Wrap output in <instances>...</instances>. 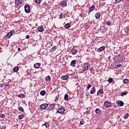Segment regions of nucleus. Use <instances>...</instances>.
I'll list each match as a JSON object with an SVG mask.
<instances>
[{
  "instance_id": "nucleus-31",
  "label": "nucleus",
  "mask_w": 129,
  "mask_h": 129,
  "mask_svg": "<svg viewBox=\"0 0 129 129\" xmlns=\"http://www.w3.org/2000/svg\"><path fill=\"white\" fill-rule=\"evenodd\" d=\"M127 93H128V92L126 91L123 93H122L120 95H121V96L123 97V96H124V95H126L127 94Z\"/></svg>"
},
{
  "instance_id": "nucleus-6",
  "label": "nucleus",
  "mask_w": 129,
  "mask_h": 129,
  "mask_svg": "<svg viewBox=\"0 0 129 129\" xmlns=\"http://www.w3.org/2000/svg\"><path fill=\"white\" fill-rule=\"evenodd\" d=\"M116 103L117 105H118V106H123L124 105V103H123L122 101L117 100Z\"/></svg>"
},
{
  "instance_id": "nucleus-43",
  "label": "nucleus",
  "mask_w": 129,
  "mask_h": 129,
  "mask_svg": "<svg viewBox=\"0 0 129 129\" xmlns=\"http://www.w3.org/2000/svg\"><path fill=\"white\" fill-rule=\"evenodd\" d=\"M0 117H1L2 118H5V117H6V116L4 114H2L0 115Z\"/></svg>"
},
{
  "instance_id": "nucleus-20",
  "label": "nucleus",
  "mask_w": 129,
  "mask_h": 129,
  "mask_svg": "<svg viewBox=\"0 0 129 129\" xmlns=\"http://www.w3.org/2000/svg\"><path fill=\"white\" fill-rule=\"evenodd\" d=\"M99 94H103V90L99 89L97 93V95H99Z\"/></svg>"
},
{
  "instance_id": "nucleus-40",
  "label": "nucleus",
  "mask_w": 129,
  "mask_h": 129,
  "mask_svg": "<svg viewBox=\"0 0 129 129\" xmlns=\"http://www.w3.org/2000/svg\"><path fill=\"white\" fill-rule=\"evenodd\" d=\"M19 110L21 111V112H24V108H23L22 106L19 107Z\"/></svg>"
},
{
  "instance_id": "nucleus-21",
  "label": "nucleus",
  "mask_w": 129,
  "mask_h": 129,
  "mask_svg": "<svg viewBox=\"0 0 129 129\" xmlns=\"http://www.w3.org/2000/svg\"><path fill=\"white\" fill-rule=\"evenodd\" d=\"M95 112L98 114H101V110L99 108H96L95 110Z\"/></svg>"
},
{
  "instance_id": "nucleus-10",
  "label": "nucleus",
  "mask_w": 129,
  "mask_h": 129,
  "mask_svg": "<svg viewBox=\"0 0 129 129\" xmlns=\"http://www.w3.org/2000/svg\"><path fill=\"white\" fill-rule=\"evenodd\" d=\"M69 79V76H68V75L62 76L61 77V79H62V80H67V79Z\"/></svg>"
},
{
  "instance_id": "nucleus-17",
  "label": "nucleus",
  "mask_w": 129,
  "mask_h": 129,
  "mask_svg": "<svg viewBox=\"0 0 129 129\" xmlns=\"http://www.w3.org/2000/svg\"><path fill=\"white\" fill-rule=\"evenodd\" d=\"M37 30L38 32H40L41 33L43 32V31H44V28H43V27L42 26H39L38 27Z\"/></svg>"
},
{
  "instance_id": "nucleus-52",
  "label": "nucleus",
  "mask_w": 129,
  "mask_h": 129,
  "mask_svg": "<svg viewBox=\"0 0 129 129\" xmlns=\"http://www.w3.org/2000/svg\"><path fill=\"white\" fill-rule=\"evenodd\" d=\"M54 100L55 102L57 101L58 100V98L57 97H56Z\"/></svg>"
},
{
  "instance_id": "nucleus-14",
  "label": "nucleus",
  "mask_w": 129,
  "mask_h": 129,
  "mask_svg": "<svg viewBox=\"0 0 129 129\" xmlns=\"http://www.w3.org/2000/svg\"><path fill=\"white\" fill-rule=\"evenodd\" d=\"M95 17L97 20H99L100 19V13H97Z\"/></svg>"
},
{
  "instance_id": "nucleus-16",
  "label": "nucleus",
  "mask_w": 129,
  "mask_h": 129,
  "mask_svg": "<svg viewBox=\"0 0 129 129\" xmlns=\"http://www.w3.org/2000/svg\"><path fill=\"white\" fill-rule=\"evenodd\" d=\"M95 9V7H94V6H92L90 7L89 8V13L91 12H93V11H94V9Z\"/></svg>"
},
{
  "instance_id": "nucleus-34",
  "label": "nucleus",
  "mask_w": 129,
  "mask_h": 129,
  "mask_svg": "<svg viewBox=\"0 0 129 129\" xmlns=\"http://www.w3.org/2000/svg\"><path fill=\"white\" fill-rule=\"evenodd\" d=\"M45 79L46 81H50V80H51V77H50L49 76H48L45 78Z\"/></svg>"
},
{
  "instance_id": "nucleus-50",
  "label": "nucleus",
  "mask_w": 129,
  "mask_h": 129,
  "mask_svg": "<svg viewBox=\"0 0 129 129\" xmlns=\"http://www.w3.org/2000/svg\"><path fill=\"white\" fill-rule=\"evenodd\" d=\"M78 78H79V77L78 76L75 77V79H78Z\"/></svg>"
},
{
  "instance_id": "nucleus-30",
  "label": "nucleus",
  "mask_w": 129,
  "mask_h": 129,
  "mask_svg": "<svg viewBox=\"0 0 129 129\" xmlns=\"http://www.w3.org/2000/svg\"><path fill=\"white\" fill-rule=\"evenodd\" d=\"M129 114L128 113H126L124 114V116H123V118L124 119H127V118L128 117Z\"/></svg>"
},
{
  "instance_id": "nucleus-26",
  "label": "nucleus",
  "mask_w": 129,
  "mask_h": 129,
  "mask_svg": "<svg viewBox=\"0 0 129 129\" xmlns=\"http://www.w3.org/2000/svg\"><path fill=\"white\" fill-rule=\"evenodd\" d=\"M129 82V80L127 79H124L123 80V83L124 84H127V83H128Z\"/></svg>"
},
{
  "instance_id": "nucleus-53",
  "label": "nucleus",
  "mask_w": 129,
  "mask_h": 129,
  "mask_svg": "<svg viewBox=\"0 0 129 129\" xmlns=\"http://www.w3.org/2000/svg\"><path fill=\"white\" fill-rule=\"evenodd\" d=\"M18 51H21V48H18Z\"/></svg>"
},
{
  "instance_id": "nucleus-37",
  "label": "nucleus",
  "mask_w": 129,
  "mask_h": 129,
  "mask_svg": "<svg viewBox=\"0 0 129 129\" xmlns=\"http://www.w3.org/2000/svg\"><path fill=\"white\" fill-rule=\"evenodd\" d=\"M19 97H21V98H24L25 97V95L23 94H20L19 95Z\"/></svg>"
},
{
  "instance_id": "nucleus-42",
  "label": "nucleus",
  "mask_w": 129,
  "mask_h": 129,
  "mask_svg": "<svg viewBox=\"0 0 129 129\" xmlns=\"http://www.w3.org/2000/svg\"><path fill=\"white\" fill-rule=\"evenodd\" d=\"M128 30H129V27H126L125 28L124 31H125V32H126V33H128Z\"/></svg>"
},
{
  "instance_id": "nucleus-1",
  "label": "nucleus",
  "mask_w": 129,
  "mask_h": 129,
  "mask_svg": "<svg viewBox=\"0 0 129 129\" xmlns=\"http://www.w3.org/2000/svg\"><path fill=\"white\" fill-rule=\"evenodd\" d=\"M88 68H90V63H84L83 67L82 69V73L85 72L87 70H88Z\"/></svg>"
},
{
  "instance_id": "nucleus-38",
  "label": "nucleus",
  "mask_w": 129,
  "mask_h": 129,
  "mask_svg": "<svg viewBox=\"0 0 129 129\" xmlns=\"http://www.w3.org/2000/svg\"><path fill=\"white\" fill-rule=\"evenodd\" d=\"M121 1H122V0H116L115 1V4L117 5V4H119V3H120V2H121Z\"/></svg>"
},
{
  "instance_id": "nucleus-19",
  "label": "nucleus",
  "mask_w": 129,
  "mask_h": 129,
  "mask_svg": "<svg viewBox=\"0 0 129 129\" xmlns=\"http://www.w3.org/2000/svg\"><path fill=\"white\" fill-rule=\"evenodd\" d=\"M76 64V60H74L71 61L70 65L71 66H73V67H74Z\"/></svg>"
},
{
  "instance_id": "nucleus-25",
  "label": "nucleus",
  "mask_w": 129,
  "mask_h": 129,
  "mask_svg": "<svg viewBox=\"0 0 129 129\" xmlns=\"http://www.w3.org/2000/svg\"><path fill=\"white\" fill-rule=\"evenodd\" d=\"M15 3L17 4V5H21L23 4V2H22V0H16Z\"/></svg>"
},
{
  "instance_id": "nucleus-41",
  "label": "nucleus",
  "mask_w": 129,
  "mask_h": 129,
  "mask_svg": "<svg viewBox=\"0 0 129 129\" xmlns=\"http://www.w3.org/2000/svg\"><path fill=\"white\" fill-rule=\"evenodd\" d=\"M41 2H42V0H35V3L36 4H41Z\"/></svg>"
},
{
  "instance_id": "nucleus-24",
  "label": "nucleus",
  "mask_w": 129,
  "mask_h": 129,
  "mask_svg": "<svg viewBox=\"0 0 129 129\" xmlns=\"http://www.w3.org/2000/svg\"><path fill=\"white\" fill-rule=\"evenodd\" d=\"M64 100H66V101H67L69 100V96H68V94H66L64 95Z\"/></svg>"
},
{
  "instance_id": "nucleus-46",
  "label": "nucleus",
  "mask_w": 129,
  "mask_h": 129,
  "mask_svg": "<svg viewBox=\"0 0 129 129\" xmlns=\"http://www.w3.org/2000/svg\"><path fill=\"white\" fill-rule=\"evenodd\" d=\"M62 16H63V15H62V13H61L59 15V19H63V17Z\"/></svg>"
},
{
  "instance_id": "nucleus-22",
  "label": "nucleus",
  "mask_w": 129,
  "mask_h": 129,
  "mask_svg": "<svg viewBox=\"0 0 129 129\" xmlns=\"http://www.w3.org/2000/svg\"><path fill=\"white\" fill-rule=\"evenodd\" d=\"M70 27H71V25L70 24V23H67L64 25V28L66 29H69Z\"/></svg>"
},
{
  "instance_id": "nucleus-3",
  "label": "nucleus",
  "mask_w": 129,
  "mask_h": 129,
  "mask_svg": "<svg viewBox=\"0 0 129 129\" xmlns=\"http://www.w3.org/2000/svg\"><path fill=\"white\" fill-rule=\"evenodd\" d=\"M64 111H65V108H64L63 107H61L57 109V113H61V114L64 113Z\"/></svg>"
},
{
  "instance_id": "nucleus-13",
  "label": "nucleus",
  "mask_w": 129,
  "mask_h": 129,
  "mask_svg": "<svg viewBox=\"0 0 129 129\" xmlns=\"http://www.w3.org/2000/svg\"><path fill=\"white\" fill-rule=\"evenodd\" d=\"M40 66H41L40 63H36L34 64V67L36 69H38V68H39Z\"/></svg>"
},
{
  "instance_id": "nucleus-4",
  "label": "nucleus",
  "mask_w": 129,
  "mask_h": 129,
  "mask_svg": "<svg viewBox=\"0 0 129 129\" xmlns=\"http://www.w3.org/2000/svg\"><path fill=\"white\" fill-rule=\"evenodd\" d=\"M48 104L47 103H44L40 106V109H46V108L48 107Z\"/></svg>"
},
{
  "instance_id": "nucleus-45",
  "label": "nucleus",
  "mask_w": 129,
  "mask_h": 129,
  "mask_svg": "<svg viewBox=\"0 0 129 129\" xmlns=\"http://www.w3.org/2000/svg\"><path fill=\"white\" fill-rule=\"evenodd\" d=\"M80 124L82 125V124H84V123H85V122L83 120H82L80 121Z\"/></svg>"
},
{
  "instance_id": "nucleus-8",
  "label": "nucleus",
  "mask_w": 129,
  "mask_h": 129,
  "mask_svg": "<svg viewBox=\"0 0 129 129\" xmlns=\"http://www.w3.org/2000/svg\"><path fill=\"white\" fill-rule=\"evenodd\" d=\"M106 48V46H102L100 47H99L98 49H97V52H102V51L105 50Z\"/></svg>"
},
{
  "instance_id": "nucleus-35",
  "label": "nucleus",
  "mask_w": 129,
  "mask_h": 129,
  "mask_svg": "<svg viewBox=\"0 0 129 129\" xmlns=\"http://www.w3.org/2000/svg\"><path fill=\"white\" fill-rule=\"evenodd\" d=\"M112 81H113V79L112 78H110L108 79V82H109V83H111Z\"/></svg>"
},
{
  "instance_id": "nucleus-29",
  "label": "nucleus",
  "mask_w": 129,
  "mask_h": 129,
  "mask_svg": "<svg viewBox=\"0 0 129 129\" xmlns=\"http://www.w3.org/2000/svg\"><path fill=\"white\" fill-rule=\"evenodd\" d=\"M91 86H92V85L90 84H88L87 85V87L86 88L87 89V90H89V89H90V88L91 87Z\"/></svg>"
},
{
  "instance_id": "nucleus-39",
  "label": "nucleus",
  "mask_w": 129,
  "mask_h": 129,
  "mask_svg": "<svg viewBox=\"0 0 129 129\" xmlns=\"http://www.w3.org/2000/svg\"><path fill=\"white\" fill-rule=\"evenodd\" d=\"M119 67H122V64H117L116 66V69H117V68H119Z\"/></svg>"
},
{
  "instance_id": "nucleus-32",
  "label": "nucleus",
  "mask_w": 129,
  "mask_h": 129,
  "mask_svg": "<svg viewBox=\"0 0 129 129\" xmlns=\"http://www.w3.org/2000/svg\"><path fill=\"white\" fill-rule=\"evenodd\" d=\"M25 117V115L24 114H21L19 115V119H23Z\"/></svg>"
},
{
  "instance_id": "nucleus-54",
  "label": "nucleus",
  "mask_w": 129,
  "mask_h": 129,
  "mask_svg": "<svg viewBox=\"0 0 129 129\" xmlns=\"http://www.w3.org/2000/svg\"><path fill=\"white\" fill-rule=\"evenodd\" d=\"M2 127V126L0 125V128Z\"/></svg>"
},
{
  "instance_id": "nucleus-36",
  "label": "nucleus",
  "mask_w": 129,
  "mask_h": 129,
  "mask_svg": "<svg viewBox=\"0 0 129 129\" xmlns=\"http://www.w3.org/2000/svg\"><path fill=\"white\" fill-rule=\"evenodd\" d=\"M87 110L86 111L85 113H86L87 114H89L90 113V110L89 109L88 110V108H87Z\"/></svg>"
},
{
  "instance_id": "nucleus-47",
  "label": "nucleus",
  "mask_w": 129,
  "mask_h": 129,
  "mask_svg": "<svg viewBox=\"0 0 129 129\" xmlns=\"http://www.w3.org/2000/svg\"><path fill=\"white\" fill-rule=\"evenodd\" d=\"M86 96H89V92L85 93Z\"/></svg>"
},
{
  "instance_id": "nucleus-15",
  "label": "nucleus",
  "mask_w": 129,
  "mask_h": 129,
  "mask_svg": "<svg viewBox=\"0 0 129 129\" xmlns=\"http://www.w3.org/2000/svg\"><path fill=\"white\" fill-rule=\"evenodd\" d=\"M116 59H117V61H122L123 57H122V56H120V54H118L116 56Z\"/></svg>"
},
{
  "instance_id": "nucleus-51",
  "label": "nucleus",
  "mask_w": 129,
  "mask_h": 129,
  "mask_svg": "<svg viewBox=\"0 0 129 129\" xmlns=\"http://www.w3.org/2000/svg\"><path fill=\"white\" fill-rule=\"evenodd\" d=\"M128 2H129L128 0H126V1H125V2H126V5H128Z\"/></svg>"
},
{
  "instance_id": "nucleus-49",
  "label": "nucleus",
  "mask_w": 129,
  "mask_h": 129,
  "mask_svg": "<svg viewBox=\"0 0 129 129\" xmlns=\"http://www.w3.org/2000/svg\"><path fill=\"white\" fill-rule=\"evenodd\" d=\"M7 128V126H3L1 129H6Z\"/></svg>"
},
{
  "instance_id": "nucleus-11",
  "label": "nucleus",
  "mask_w": 129,
  "mask_h": 129,
  "mask_svg": "<svg viewBox=\"0 0 129 129\" xmlns=\"http://www.w3.org/2000/svg\"><path fill=\"white\" fill-rule=\"evenodd\" d=\"M96 92V89H95V87H93L91 89V90L90 91L91 94H94L95 92Z\"/></svg>"
},
{
  "instance_id": "nucleus-12",
  "label": "nucleus",
  "mask_w": 129,
  "mask_h": 129,
  "mask_svg": "<svg viewBox=\"0 0 129 129\" xmlns=\"http://www.w3.org/2000/svg\"><path fill=\"white\" fill-rule=\"evenodd\" d=\"M104 106L107 108L109 107L110 106V102H109L108 101H106L104 103Z\"/></svg>"
},
{
  "instance_id": "nucleus-23",
  "label": "nucleus",
  "mask_w": 129,
  "mask_h": 129,
  "mask_svg": "<svg viewBox=\"0 0 129 129\" xmlns=\"http://www.w3.org/2000/svg\"><path fill=\"white\" fill-rule=\"evenodd\" d=\"M56 49H57V47L56 46H54L53 47H52V48L50 50V52L52 53L54 52V51H55Z\"/></svg>"
},
{
  "instance_id": "nucleus-48",
  "label": "nucleus",
  "mask_w": 129,
  "mask_h": 129,
  "mask_svg": "<svg viewBox=\"0 0 129 129\" xmlns=\"http://www.w3.org/2000/svg\"><path fill=\"white\" fill-rule=\"evenodd\" d=\"M26 39H29L30 38V35H26Z\"/></svg>"
},
{
  "instance_id": "nucleus-2",
  "label": "nucleus",
  "mask_w": 129,
  "mask_h": 129,
  "mask_svg": "<svg viewBox=\"0 0 129 129\" xmlns=\"http://www.w3.org/2000/svg\"><path fill=\"white\" fill-rule=\"evenodd\" d=\"M24 9L25 13H26L27 14L31 12V9H30V6L29 5H25L24 6Z\"/></svg>"
},
{
  "instance_id": "nucleus-33",
  "label": "nucleus",
  "mask_w": 129,
  "mask_h": 129,
  "mask_svg": "<svg viewBox=\"0 0 129 129\" xmlns=\"http://www.w3.org/2000/svg\"><path fill=\"white\" fill-rule=\"evenodd\" d=\"M43 125H45V126L46 127V128H48V127H49V126H50V124H49V123H48V122L45 123L43 124Z\"/></svg>"
},
{
  "instance_id": "nucleus-27",
  "label": "nucleus",
  "mask_w": 129,
  "mask_h": 129,
  "mask_svg": "<svg viewBox=\"0 0 129 129\" xmlns=\"http://www.w3.org/2000/svg\"><path fill=\"white\" fill-rule=\"evenodd\" d=\"M18 71H19V67H15L14 68H13L14 72H18Z\"/></svg>"
},
{
  "instance_id": "nucleus-9",
  "label": "nucleus",
  "mask_w": 129,
  "mask_h": 129,
  "mask_svg": "<svg viewBox=\"0 0 129 129\" xmlns=\"http://www.w3.org/2000/svg\"><path fill=\"white\" fill-rule=\"evenodd\" d=\"M54 107L55 105L54 104H52L47 108V109L49 111H51V110H53V109H54Z\"/></svg>"
},
{
  "instance_id": "nucleus-7",
  "label": "nucleus",
  "mask_w": 129,
  "mask_h": 129,
  "mask_svg": "<svg viewBox=\"0 0 129 129\" xmlns=\"http://www.w3.org/2000/svg\"><path fill=\"white\" fill-rule=\"evenodd\" d=\"M60 6L63 7V8L67 6V2L65 0L62 1L60 3Z\"/></svg>"
},
{
  "instance_id": "nucleus-5",
  "label": "nucleus",
  "mask_w": 129,
  "mask_h": 129,
  "mask_svg": "<svg viewBox=\"0 0 129 129\" xmlns=\"http://www.w3.org/2000/svg\"><path fill=\"white\" fill-rule=\"evenodd\" d=\"M13 34H15V31L13 30L8 33L6 35L7 38H10L12 36H13Z\"/></svg>"
},
{
  "instance_id": "nucleus-18",
  "label": "nucleus",
  "mask_w": 129,
  "mask_h": 129,
  "mask_svg": "<svg viewBox=\"0 0 129 129\" xmlns=\"http://www.w3.org/2000/svg\"><path fill=\"white\" fill-rule=\"evenodd\" d=\"M71 52L73 55H76V54H77V52H78V50H77V49H72Z\"/></svg>"
},
{
  "instance_id": "nucleus-44",
  "label": "nucleus",
  "mask_w": 129,
  "mask_h": 129,
  "mask_svg": "<svg viewBox=\"0 0 129 129\" xmlns=\"http://www.w3.org/2000/svg\"><path fill=\"white\" fill-rule=\"evenodd\" d=\"M106 25H107V26H110V25H111V22L107 21Z\"/></svg>"
},
{
  "instance_id": "nucleus-28",
  "label": "nucleus",
  "mask_w": 129,
  "mask_h": 129,
  "mask_svg": "<svg viewBox=\"0 0 129 129\" xmlns=\"http://www.w3.org/2000/svg\"><path fill=\"white\" fill-rule=\"evenodd\" d=\"M46 94V91L42 90L40 91V95H42V96H44Z\"/></svg>"
}]
</instances>
